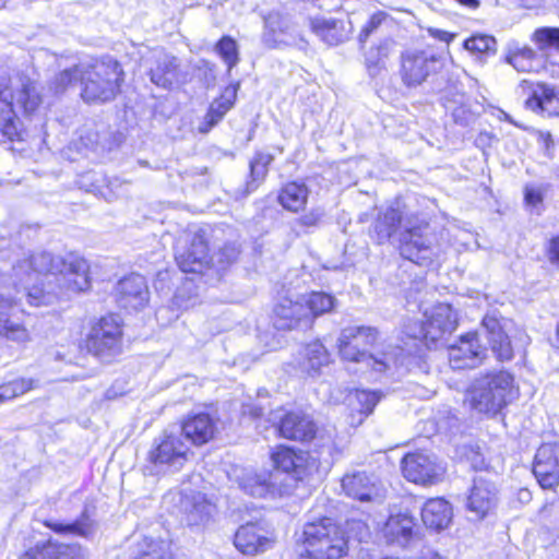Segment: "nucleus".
I'll list each match as a JSON object with an SVG mask.
<instances>
[{"mask_svg":"<svg viewBox=\"0 0 559 559\" xmlns=\"http://www.w3.org/2000/svg\"><path fill=\"white\" fill-rule=\"evenodd\" d=\"M1 267L12 273L20 283L32 282L44 275L45 283L53 282L61 292L80 293L90 288L88 263L85 259L70 254L67 258L53 257L48 252L28 254L14 246L0 251Z\"/></svg>","mask_w":559,"mask_h":559,"instance_id":"f257e3e1","label":"nucleus"},{"mask_svg":"<svg viewBox=\"0 0 559 559\" xmlns=\"http://www.w3.org/2000/svg\"><path fill=\"white\" fill-rule=\"evenodd\" d=\"M378 243H384L400 230V252L418 265H428L441 250L436 229L420 214L402 215L396 209H388L373 224Z\"/></svg>","mask_w":559,"mask_h":559,"instance_id":"f03ea898","label":"nucleus"},{"mask_svg":"<svg viewBox=\"0 0 559 559\" xmlns=\"http://www.w3.org/2000/svg\"><path fill=\"white\" fill-rule=\"evenodd\" d=\"M487 340L497 359L504 361L513 357V349L500 322L490 316L483 319L480 332L467 333L449 347V360L453 369L476 368L486 358L487 348L479 337Z\"/></svg>","mask_w":559,"mask_h":559,"instance_id":"7ed1b4c3","label":"nucleus"},{"mask_svg":"<svg viewBox=\"0 0 559 559\" xmlns=\"http://www.w3.org/2000/svg\"><path fill=\"white\" fill-rule=\"evenodd\" d=\"M40 103L41 96L35 82L19 76L13 85L10 69L0 63V142L20 140L15 107L28 114L35 111Z\"/></svg>","mask_w":559,"mask_h":559,"instance_id":"20e7f679","label":"nucleus"},{"mask_svg":"<svg viewBox=\"0 0 559 559\" xmlns=\"http://www.w3.org/2000/svg\"><path fill=\"white\" fill-rule=\"evenodd\" d=\"M81 97L88 104L111 102L121 91L124 81L122 66L111 57L92 63H80Z\"/></svg>","mask_w":559,"mask_h":559,"instance_id":"39448f33","label":"nucleus"},{"mask_svg":"<svg viewBox=\"0 0 559 559\" xmlns=\"http://www.w3.org/2000/svg\"><path fill=\"white\" fill-rule=\"evenodd\" d=\"M378 332L370 326H348L342 330L338 340V353L344 360L365 364L367 368L383 373L395 364V356L383 353L378 357L369 353L376 343Z\"/></svg>","mask_w":559,"mask_h":559,"instance_id":"423d86ee","label":"nucleus"},{"mask_svg":"<svg viewBox=\"0 0 559 559\" xmlns=\"http://www.w3.org/2000/svg\"><path fill=\"white\" fill-rule=\"evenodd\" d=\"M302 537L306 555L299 559H338L346 554L345 534L330 518L307 523Z\"/></svg>","mask_w":559,"mask_h":559,"instance_id":"0eeeda50","label":"nucleus"},{"mask_svg":"<svg viewBox=\"0 0 559 559\" xmlns=\"http://www.w3.org/2000/svg\"><path fill=\"white\" fill-rule=\"evenodd\" d=\"M512 389L513 377L501 370L475 379L467 399L471 407L478 413L496 415L509 403Z\"/></svg>","mask_w":559,"mask_h":559,"instance_id":"6e6552de","label":"nucleus"},{"mask_svg":"<svg viewBox=\"0 0 559 559\" xmlns=\"http://www.w3.org/2000/svg\"><path fill=\"white\" fill-rule=\"evenodd\" d=\"M209 228L193 227L175 242V260L185 273H202L210 265Z\"/></svg>","mask_w":559,"mask_h":559,"instance_id":"1a4fd4ad","label":"nucleus"},{"mask_svg":"<svg viewBox=\"0 0 559 559\" xmlns=\"http://www.w3.org/2000/svg\"><path fill=\"white\" fill-rule=\"evenodd\" d=\"M264 27L261 40L270 49L296 47L306 50L309 46L297 21L288 13L277 10L263 16Z\"/></svg>","mask_w":559,"mask_h":559,"instance_id":"9d476101","label":"nucleus"},{"mask_svg":"<svg viewBox=\"0 0 559 559\" xmlns=\"http://www.w3.org/2000/svg\"><path fill=\"white\" fill-rule=\"evenodd\" d=\"M191 454L190 448L182 440L179 431L165 430L159 437L154 439L152 449L148 452L147 460L150 462L151 474L167 472L168 469H180L188 461Z\"/></svg>","mask_w":559,"mask_h":559,"instance_id":"9b49d317","label":"nucleus"},{"mask_svg":"<svg viewBox=\"0 0 559 559\" xmlns=\"http://www.w3.org/2000/svg\"><path fill=\"white\" fill-rule=\"evenodd\" d=\"M122 328L116 316L103 317L92 325L85 338L90 354L100 360H109L121 353Z\"/></svg>","mask_w":559,"mask_h":559,"instance_id":"f8f14e48","label":"nucleus"},{"mask_svg":"<svg viewBox=\"0 0 559 559\" xmlns=\"http://www.w3.org/2000/svg\"><path fill=\"white\" fill-rule=\"evenodd\" d=\"M457 323V318L452 307L448 304H439L431 310L424 322H414L407 326V334L423 341L427 347H431L447 334H451Z\"/></svg>","mask_w":559,"mask_h":559,"instance_id":"ddd939ff","label":"nucleus"},{"mask_svg":"<svg viewBox=\"0 0 559 559\" xmlns=\"http://www.w3.org/2000/svg\"><path fill=\"white\" fill-rule=\"evenodd\" d=\"M518 93L525 97V108L545 116H559V87L543 82L522 80Z\"/></svg>","mask_w":559,"mask_h":559,"instance_id":"4468645a","label":"nucleus"},{"mask_svg":"<svg viewBox=\"0 0 559 559\" xmlns=\"http://www.w3.org/2000/svg\"><path fill=\"white\" fill-rule=\"evenodd\" d=\"M440 68V59L425 50L409 49L401 56L402 81L409 87L420 85Z\"/></svg>","mask_w":559,"mask_h":559,"instance_id":"2eb2a0df","label":"nucleus"},{"mask_svg":"<svg viewBox=\"0 0 559 559\" xmlns=\"http://www.w3.org/2000/svg\"><path fill=\"white\" fill-rule=\"evenodd\" d=\"M444 471V466L433 454L408 453L402 460L404 477L415 484L424 486L437 484L442 479Z\"/></svg>","mask_w":559,"mask_h":559,"instance_id":"dca6fc26","label":"nucleus"},{"mask_svg":"<svg viewBox=\"0 0 559 559\" xmlns=\"http://www.w3.org/2000/svg\"><path fill=\"white\" fill-rule=\"evenodd\" d=\"M498 488L492 475L486 471L474 477L466 508L477 520L484 519L498 503Z\"/></svg>","mask_w":559,"mask_h":559,"instance_id":"f3484780","label":"nucleus"},{"mask_svg":"<svg viewBox=\"0 0 559 559\" xmlns=\"http://www.w3.org/2000/svg\"><path fill=\"white\" fill-rule=\"evenodd\" d=\"M273 324L277 330H306L311 326L309 309L302 304L301 297L293 300L289 297H282L273 310Z\"/></svg>","mask_w":559,"mask_h":559,"instance_id":"a211bd4d","label":"nucleus"},{"mask_svg":"<svg viewBox=\"0 0 559 559\" xmlns=\"http://www.w3.org/2000/svg\"><path fill=\"white\" fill-rule=\"evenodd\" d=\"M559 447L543 443L536 451L533 474L543 489H555L559 485Z\"/></svg>","mask_w":559,"mask_h":559,"instance_id":"6ab92c4d","label":"nucleus"},{"mask_svg":"<svg viewBox=\"0 0 559 559\" xmlns=\"http://www.w3.org/2000/svg\"><path fill=\"white\" fill-rule=\"evenodd\" d=\"M236 481L245 493L255 498L283 495L285 492L282 485L276 481V474H272L270 471L241 469L236 475Z\"/></svg>","mask_w":559,"mask_h":559,"instance_id":"aec40b11","label":"nucleus"},{"mask_svg":"<svg viewBox=\"0 0 559 559\" xmlns=\"http://www.w3.org/2000/svg\"><path fill=\"white\" fill-rule=\"evenodd\" d=\"M116 300L121 308L140 310L148 302V287L145 278L132 273L121 278L115 288Z\"/></svg>","mask_w":559,"mask_h":559,"instance_id":"412c9836","label":"nucleus"},{"mask_svg":"<svg viewBox=\"0 0 559 559\" xmlns=\"http://www.w3.org/2000/svg\"><path fill=\"white\" fill-rule=\"evenodd\" d=\"M278 418L277 429L283 438L307 442L317 433L316 423L302 412H289Z\"/></svg>","mask_w":559,"mask_h":559,"instance_id":"4be33fe9","label":"nucleus"},{"mask_svg":"<svg viewBox=\"0 0 559 559\" xmlns=\"http://www.w3.org/2000/svg\"><path fill=\"white\" fill-rule=\"evenodd\" d=\"M194 445H203L213 439L216 432V421L207 413L189 416L178 430Z\"/></svg>","mask_w":559,"mask_h":559,"instance_id":"5701e85b","label":"nucleus"},{"mask_svg":"<svg viewBox=\"0 0 559 559\" xmlns=\"http://www.w3.org/2000/svg\"><path fill=\"white\" fill-rule=\"evenodd\" d=\"M308 23L311 32L329 46L345 41L352 33L350 22L342 20L310 17Z\"/></svg>","mask_w":559,"mask_h":559,"instance_id":"b1692460","label":"nucleus"},{"mask_svg":"<svg viewBox=\"0 0 559 559\" xmlns=\"http://www.w3.org/2000/svg\"><path fill=\"white\" fill-rule=\"evenodd\" d=\"M179 60L175 56L160 52L156 55L150 68V78L153 84L164 90H170L181 82Z\"/></svg>","mask_w":559,"mask_h":559,"instance_id":"393cba45","label":"nucleus"},{"mask_svg":"<svg viewBox=\"0 0 559 559\" xmlns=\"http://www.w3.org/2000/svg\"><path fill=\"white\" fill-rule=\"evenodd\" d=\"M272 461L275 467V471L271 472L272 474H276V481L281 485L282 480L280 479L281 473L286 474L285 480H294L297 481L301 478V474L304 471V456L301 454H297L293 448L280 445L272 453Z\"/></svg>","mask_w":559,"mask_h":559,"instance_id":"a878e982","label":"nucleus"},{"mask_svg":"<svg viewBox=\"0 0 559 559\" xmlns=\"http://www.w3.org/2000/svg\"><path fill=\"white\" fill-rule=\"evenodd\" d=\"M295 361L302 372L314 377L321 372L322 367L331 362V355L320 341H314L299 350Z\"/></svg>","mask_w":559,"mask_h":559,"instance_id":"bb28decb","label":"nucleus"},{"mask_svg":"<svg viewBox=\"0 0 559 559\" xmlns=\"http://www.w3.org/2000/svg\"><path fill=\"white\" fill-rule=\"evenodd\" d=\"M270 539L263 528L255 523L241 525L234 538L236 548L245 555H255L265 551L270 546Z\"/></svg>","mask_w":559,"mask_h":559,"instance_id":"cd10ccee","label":"nucleus"},{"mask_svg":"<svg viewBox=\"0 0 559 559\" xmlns=\"http://www.w3.org/2000/svg\"><path fill=\"white\" fill-rule=\"evenodd\" d=\"M180 509L188 525H200L210 519L214 507L203 493L193 492L181 497Z\"/></svg>","mask_w":559,"mask_h":559,"instance_id":"c85d7f7f","label":"nucleus"},{"mask_svg":"<svg viewBox=\"0 0 559 559\" xmlns=\"http://www.w3.org/2000/svg\"><path fill=\"white\" fill-rule=\"evenodd\" d=\"M414 518L406 513L391 515L384 527L383 534L389 544L406 546L414 535Z\"/></svg>","mask_w":559,"mask_h":559,"instance_id":"c756f323","label":"nucleus"},{"mask_svg":"<svg viewBox=\"0 0 559 559\" xmlns=\"http://www.w3.org/2000/svg\"><path fill=\"white\" fill-rule=\"evenodd\" d=\"M452 515L450 503L442 498L428 500L421 509L424 524L433 531H441L448 527Z\"/></svg>","mask_w":559,"mask_h":559,"instance_id":"7c9ffc66","label":"nucleus"},{"mask_svg":"<svg viewBox=\"0 0 559 559\" xmlns=\"http://www.w3.org/2000/svg\"><path fill=\"white\" fill-rule=\"evenodd\" d=\"M342 487L348 497L359 501H369L374 495V484L366 473L346 475L342 479Z\"/></svg>","mask_w":559,"mask_h":559,"instance_id":"2f4dec72","label":"nucleus"},{"mask_svg":"<svg viewBox=\"0 0 559 559\" xmlns=\"http://www.w3.org/2000/svg\"><path fill=\"white\" fill-rule=\"evenodd\" d=\"M308 195L309 190L306 185L293 181L280 190L277 201L285 210L298 212L305 207Z\"/></svg>","mask_w":559,"mask_h":559,"instance_id":"473e14b6","label":"nucleus"},{"mask_svg":"<svg viewBox=\"0 0 559 559\" xmlns=\"http://www.w3.org/2000/svg\"><path fill=\"white\" fill-rule=\"evenodd\" d=\"M393 47L394 40L390 37H384L365 51L366 64L370 75H377L378 71L384 67L385 60Z\"/></svg>","mask_w":559,"mask_h":559,"instance_id":"72a5a7b5","label":"nucleus"},{"mask_svg":"<svg viewBox=\"0 0 559 559\" xmlns=\"http://www.w3.org/2000/svg\"><path fill=\"white\" fill-rule=\"evenodd\" d=\"M274 160V156L265 152H257L249 163L250 179L247 181V192L254 191L266 178L269 166Z\"/></svg>","mask_w":559,"mask_h":559,"instance_id":"f704fd0d","label":"nucleus"},{"mask_svg":"<svg viewBox=\"0 0 559 559\" xmlns=\"http://www.w3.org/2000/svg\"><path fill=\"white\" fill-rule=\"evenodd\" d=\"M45 525L58 534L82 537L88 536L93 531V523L86 512H83L80 519L71 523L46 521Z\"/></svg>","mask_w":559,"mask_h":559,"instance_id":"c9c22d12","label":"nucleus"},{"mask_svg":"<svg viewBox=\"0 0 559 559\" xmlns=\"http://www.w3.org/2000/svg\"><path fill=\"white\" fill-rule=\"evenodd\" d=\"M301 300L306 308L309 309L311 322L316 317L331 311L335 305V298L322 292H312L307 296H301Z\"/></svg>","mask_w":559,"mask_h":559,"instance_id":"e433bc0d","label":"nucleus"},{"mask_svg":"<svg viewBox=\"0 0 559 559\" xmlns=\"http://www.w3.org/2000/svg\"><path fill=\"white\" fill-rule=\"evenodd\" d=\"M389 19V14L383 11H377L369 16L361 26L357 37L361 49L371 37L378 36L382 33L383 26L388 23Z\"/></svg>","mask_w":559,"mask_h":559,"instance_id":"4c0bfd02","label":"nucleus"},{"mask_svg":"<svg viewBox=\"0 0 559 559\" xmlns=\"http://www.w3.org/2000/svg\"><path fill=\"white\" fill-rule=\"evenodd\" d=\"M234 102L230 99H217L214 100L205 117L204 121L199 126L200 133H207L213 127H215L226 115V112L233 107Z\"/></svg>","mask_w":559,"mask_h":559,"instance_id":"58836bf2","label":"nucleus"},{"mask_svg":"<svg viewBox=\"0 0 559 559\" xmlns=\"http://www.w3.org/2000/svg\"><path fill=\"white\" fill-rule=\"evenodd\" d=\"M536 58L537 53L531 47L525 46L511 52L507 57V61L520 72H534L537 71Z\"/></svg>","mask_w":559,"mask_h":559,"instance_id":"ea45409f","label":"nucleus"},{"mask_svg":"<svg viewBox=\"0 0 559 559\" xmlns=\"http://www.w3.org/2000/svg\"><path fill=\"white\" fill-rule=\"evenodd\" d=\"M239 253L240 249L236 242H226L223 247H219L218 250L213 253V255H210V264L217 270H225L230 264L236 262Z\"/></svg>","mask_w":559,"mask_h":559,"instance_id":"a19ab883","label":"nucleus"},{"mask_svg":"<svg viewBox=\"0 0 559 559\" xmlns=\"http://www.w3.org/2000/svg\"><path fill=\"white\" fill-rule=\"evenodd\" d=\"M532 40L540 51L559 50V27H539L533 33Z\"/></svg>","mask_w":559,"mask_h":559,"instance_id":"79ce46f5","label":"nucleus"},{"mask_svg":"<svg viewBox=\"0 0 559 559\" xmlns=\"http://www.w3.org/2000/svg\"><path fill=\"white\" fill-rule=\"evenodd\" d=\"M354 400L352 402L353 408L367 417L373 412V408L381 400V394L377 391L356 390Z\"/></svg>","mask_w":559,"mask_h":559,"instance_id":"37998d69","label":"nucleus"},{"mask_svg":"<svg viewBox=\"0 0 559 559\" xmlns=\"http://www.w3.org/2000/svg\"><path fill=\"white\" fill-rule=\"evenodd\" d=\"M464 48L473 53L493 55L497 50L495 37L485 34L473 35L464 40Z\"/></svg>","mask_w":559,"mask_h":559,"instance_id":"c03bdc74","label":"nucleus"},{"mask_svg":"<svg viewBox=\"0 0 559 559\" xmlns=\"http://www.w3.org/2000/svg\"><path fill=\"white\" fill-rule=\"evenodd\" d=\"M33 379L20 378L0 385V402L11 401L33 389Z\"/></svg>","mask_w":559,"mask_h":559,"instance_id":"a18cd8bd","label":"nucleus"},{"mask_svg":"<svg viewBox=\"0 0 559 559\" xmlns=\"http://www.w3.org/2000/svg\"><path fill=\"white\" fill-rule=\"evenodd\" d=\"M455 99L452 100L453 105L457 106H448L452 110L453 119L456 123L461 126H468L472 121L475 120V112L471 109L469 105L466 103V97L462 93H456ZM448 102L451 103L450 99Z\"/></svg>","mask_w":559,"mask_h":559,"instance_id":"49530a36","label":"nucleus"},{"mask_svg":"<svg viewBox=\"0 0 559 559\" xmlns=\"http://www.w3.org/2000/svg\"><path fill=\"white\" fill-rule=\"evenodd\" d=\"M9 311L10 310H5L4 313L0 314V336H4L17 343L27 342L29 340L28 332L23 325L13 323L9 319H2Z\"/></svg>","mask_w":559,"mask_h":559,"instance_id":"de8ad7c7","label":"nucleus"},{"mask_svg":"<svg viewBox=\"0 0 559 559\" xmlns=\"http://www.w3.org/2000/svg\"><path fill=\"white\" fill-rule=\"evenodd\" d=\"M216 51L225 61L230 71L239 61L238 46L235 39L229 36H224L216 44Z\"/></svg>","mask_w":559,"mask_h":559,"instance_id":"09e8293b","label":"nucleus"},{"mask_svg":"<svg viewBox=\"0 0 559 559\" xmlns=\"http://www.w3.org/2000/svg\"><path fill=\"white\" fill-rule=\"evenodd\" d=\"M78 69L79 64L56 74V76L50 82V90H52L55 94H62L74 82L78 80L81 81V71Z\"/></svg>","mask_w":559,"mask_h":559,"instance_id":"8fccbe9b","label":"nucleus"},{"mask_svg":"<svg viewBox=\"0 0 559 559\" xmlns=\"http://www.w3.org/2000/svg\"><path fill=\"white\" fill-rule=\"evenodd\" d=\"M549 183L527 185L524 188V200L527 205L537 207L542 205L544 195L549 190Z\"/></svg>","mask_w":559,"mask_h":559,"instance_id":"3c124183","label":"nucleus"},{"mask_svg":"<svg viewBox=\"0 0 559 559\" xmlns=\"http://www.w3.org/2000/svg\"><path fill=\"white\" fill-rule=\"evenodd\" d=\"M71 552L72 548L64 544H58L52 540L44 544L46 559H73Z\"/></svg>","mask_w":559,"mask_h":559,"instance_id":"603ef678","label":"nucleus"},{"mask_svg":"<svg viewBox=\"0 0 559 559\" xmlns=\"http://www.w3.org/2000/svg\"><path fill=\"white\" fill-rule=\"evenodd\" d=\"M347 542L349 539H356L359 543L366 540L369 537L368 526L361 521H348L346 523Z\"/></svg>","mask_w":559,"mask_h":559,"instance_id":"864d4df0","label":"nucleus"},{"mask_svg":"<svg viewBox=\"0 0 559 559\" xmlns=\"http://www.w3.org/2000/svg\"><path fill=\"white\" fill-rule=\"evenodd\" d=\"M325 213L321 207L311 209L297 219V224L301 227L313 228L318 227L322 222Z\"/></svg>","mask_w":559,"mask_h":559,"instance_id":"5fc2aeb1","label":"nucleus"},{"mask_svg":"<svg viewBox=\"0 0 559 559\" xmlns=\"http://www.w3.org/2000/svg\"><path fill=\"white\" fill-rule=\"evenodd\" d=\"M80 143L87 150H95L100 143V134L92 127H84L80 132Z\"/></svg>","mask_w":559,"mask_h":559,"instance_id":"6e6d98bb","label":"nucleus"},{"mask_svg":"<svg viewBox=\"0 0 559 559\" xmlns=\"http://www.w3.org/2000/svg\"><path fill=\"white\" fill-rule=\"evenodd\" d=\"M242 414L245 416H249L252 419H258L263 417L264 407L259 404H246L242 406Z\"/></svg>","mask_w":559,"mask_h":559,"instance_id":"4d7b16f0","label":"nucleus"},{"mask_svg":"<svg viewBox=\"0 0 559 559\" xmlns=\"http://www.w3.org/2000/svg\"><path fill=\"white\" fill-rule=\"evenodd\" d=\"M428 33L431 37L444 43H450L455 36L447 31L432 27L428 28Z\"/></svg>","mask_w":559,"mask_h":559,"instance_id":"13d9d810","label":"nucleus"},{"mask_svg":"<svg viewBox=\"0 0 559 559\" xmlns=\"http://www.w3.org/2000/svg\"><path fill=\"white\" fill-rule=\"evenodd\" d=\"M21 559H46V556L44 555V544L36 545L28 549Z\"/></svg>","mask_w":559,"mask_h":559,"instance_id":"bf43d9fd","label":"nucleus"},{"mask_svg":"<svg viewBox=\"0 0 559 559\" xmlns=\"http://www.w3.org/2000/svg\"><path fill=\"white\" fill-rule=\"evenodd\" d=\"M135 559H170V558L168 555L157 550L156 547H154L150 551L142 552Z\"/></svg>","mask_w":559,"mask_h":559,"instance_id":"052dcab7","label":"nucleus"},{"mask_svg":"<svg viewBox=\"0 0 559 559\" xmlns=\"http://www.w3.org/2000/svg\"><path fill=\"white\" fill-rule=\"evenodd\" d=\"M549 259L559 264V235L551 239L549 245Z\"/></svg>","mask_w":559,"mask_h":559,"instance_id":"680f3d73","label":"nucleus"},{"mask_svg":"<svg viewBox=\"0 0 559 559\" xmlns=\"http://www.w3.org/2000/svg\"><path fill=\"white\" fill-rule=\"evenodd\" d=\"M538 141L544 145L546 153L550 155V151L554 146L551 134L549 132H539Z\"/></svg>","mask_w":559,"mask_h":559,"instance_id":"e2e57ef3","label":"nucleus"},{"mask_svg":"<svg viewBox=\"0 0 559 559\" xmlns=\"http://www.w3.org/2000/svg\"><path fill=\"white\" fill-rule=\"evenodd\" d=\"M459 3L471 9H477L480 4L479 0H456Z\"/></svg>","mask_w":559,"mask_h":559,"instance_id":"0e129e2a","label":"nucleus"},{"mask_svg":"<svg viewBox=\"0 0 559 559\" xmlns=\"http://www.w3.org/2000/svg\"><path fill=\"white\" fill-rule=\"evenodd\" d=\"M435 91L436 92H441V93H444V98L448 99V96L451 94V86H442L441 84H438L436 87H435Z\"/></svg>","mask_w":559,"mask_h":559,"instance_id":"69168bd1","label":"nucleus"},{"mask_svg":"<svg viewBox=\"0 0 559 559\" xmlns=\"http://www.w3.org/2000/svg\"><path fill=\"white\" fill-rule=\"evenodd\" d=\"M472 465H473V467L475 469H480L481 471L484 468V466H485V462H484L483 459H479V456L476 455L475 456V461H473Z\"/></svg>","mask_w":559,"mask_h":559,"instance_id":"338daca9","label":"nucleus"},{"mask_svg":"<svg viewBox=\"0 0 559 559\" xmlns=\"http://www.w3.org/2000/svg\"><path fill=\"white\" fill-rule=\"evenodd\" d=\"M438 80L444 81V80H445V75H444V74H442V73H441V74H439V75H438Z\"/></svg>","mask_w":559,"mask_h":559,"instance_id":"774afa93","label":"nucleus"}]
</instances>
